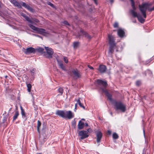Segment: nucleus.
<instances>
[{
  "instance_id": "obj_1",
  "label": "nucleus",
  "mask_w": 154,
  "mask_h": 154,
  "mask_svg": "<svg viewBox=\"0 0 154 154\" xmlns=\"http://www.w3.org/2000/svg\"><path fill=\"white\" fill-rule=\"evenodd\" d=\"M56 114L63 118L71 119L74 118V114L71 111L57 110Z\"/></svg>"
},
{
  "instance_id": "obj_2",
  "label": "nucleus",
  "mask_w": 154,
  "mask_h": 154,
  "mask_svg": "<svg viewBox=\"0 0 154 154\" xmlns=\"http://www.w3.org/2000/svg\"><path fill=\"white\" fill-rule=\"evenodd\" d=\"M113 103L116 110H120L122 112L126 111V106L121 102L115 100L113 102Z\"/></svg>"
},
{
  "instance_id": "obj_3",
  "label": "nucleus",
  "mask_w": 154,
  "mask_h": 154,
  "mask_svg": "<svg viewBox=\"0 0 154 154\" xmlns=\"http://www.w3.org/2000/svg\"><path fill=\"white\" fill-rule=\"evenodd\" d=\"M150 5V4L146 3H143L139 5L140 10L144 18L146 17V11L147 9L149 11V9H150L149 8Z\"/></svg>"
},
{
  "instance_id": "obj_4",
  "label": "nucleus",
  "mask_w": 154,
  "mask_h": 154,
  "mask_svg": "<svg viewBox=\"0 0 154 154\" xmlns=\"http://www.w3.org/2000/svg\"><path fill=\"white\" fill-rule=\"evenodd\" d=\"M108 38L109 40V43L110 44V47L109 51V53H112L114 51L113 48L116 46L115 42V39L113 36L109 35Z\"/></svg>"
},
{
  "instance_id": "obj_5",
  "label": "nucleus",
  "mask_w": 154,
  "mask_h": 154,
  "mask_svg": "<svg viewBox=\"0 0 154 154\" xmlns=\"http://www.w3.org/2000/svg\"><path fill=\"white\" fill-rule=\"evenodd\" d=\"M29 26L33 30L37 32V33L44 35H46L48 33L46 30L43 29L38 28L36 27L31 24H29Z\"/></svg>"
},
{
  "instance_id": "obj_6",
  "label": "nucleus",
  "mask_w": 154,
  "mask_h": 154,
  "mask_svg": "<svg viewBox=\"0 0 154 154\" xmlns=\"http://www.w3.org/2000/svg\"><path fill=\"white\" fill-rule=\"evenodd\" d=\"M22 51L26 54L31 53H35L36 52V50L32 47H30L26 49L23 48Z\"/></svg>"
},
{
  "instance_id": "obj_7",
  "label": "nucleus",
  "mask_w": 154,
  "mask_h": 154,
  "mask_svg": "<svg viewBox=\"0 0 154 154\" xmlns=\"http://www.w3.org/2000/svg\"><path fill=\"white\" fill-rule=\"evenodd\" d=\"M88 129L87 131L83 130L80 131L79 134L81 136L80 139H83L87 137L88 136Z\"/></svg>"
},
{
  "instance_id": "obj_8",
  "label": "nucleus",
  "mask_w": 154,
  "mask_h": 154,
  "mask_svg": "<svg viewBox=\"0 0 154 154\" xmlns=\"http://www.w3.org/2000/svg\"><path fill=\"white\" fill-rule=\"evenodd\" d=\"M45 48L46 51L48 55H46L47 57L51 58L52 57V55L53 54L54 52L52 49L48 47H45Z\"/></svg>"
},
{
  "instance_id": "obj_9",
  "label": "nucleus",
  "mask_w": 154,
  "mask_h": 154,
  "mask_svg": "<svg viewBox=\"0 0 154 154\" xmlns=\"http://www.w3.org/2000/svg\"><path fill=\"white\" fill-rule=\"evenodd\" d=\"M72 72L74 75L73 77L75 79H77L81 77V74L77 69H72Z\"/></svg>"
},
{
  "instance_id": "obj_10",
  "label": "nucleus",
  "mask_w": 154,
  "mask_h": 154,
  "mask_svg": "<svg viewBox=\"0 0 154 154\" xmlns=\"http://www.w3.org/2000/svg\"><path fill=\"white\" fill-rule=\"evenodd\" d=\"M100 89L102 90V91L105 93L106 96L107 97L109 100L111 101H112V95L108 92L107 90L102 87H101Z\"/></svg>"
},
{
  "instance_id": "obj_11",
  "label": "nucleus",
  "mask_w": 154,
  "mask_h": 154,
  "mask_svg": "<svg viewBox=\"0 0 154 154\" xmlns=\"http://www.w3.org/2000/svg\"><path fill=\"white\" fill-rule=\"evenodd\" d=\"M57 62L58 65L59 67L64 71H66L65 67L63 64V62L61 60H59L58 59H57Z\"/></svg>"
},
{
  "instance_id": "obj_12",
  "label": "nucleus",
  "mask_w": 154,
  "mask_h": 154,
  "mask_svg": "<svg viewBox=\"0 0 154 154\" xmlns=\"http://www.w3.org/2000/svg\"><path fill=\"white\" fill-rule=\"evenodd\" d=\"M96 135L97 137V141L98 143L100 142L101 139L102 137V133L99 131H96Z\"/></svg>"
},
{
  "instance_id": "obj_13",
  "label": "nucleus",
  "mask_w": 154,
  "mask_h": 154,
  "mask_svg": "<svg viewBox=\"0 0 154 154\" xmlns=\"http://www.w3.org/2000/svg\"><path fill=\"white\" fill-rule=\"evenodd\" d=\"M21 4L23 7L27 9L29 11L32 12H34V9L28 5L26 4L25 3L23 2H21Z\"/></svg>"
},
{
  "instance_id": "obj_14",
  "label": "nucleus",
  "mask_w": 154,
  "mask_h": 154,
  "mask_svg": "<svg viewBox=\"0 0 154 154\" xmlns=\"http://www.w3.org/2000/svg\"><path fill=\"white\" fill-rule=\"evenodd\" d=\"M97 82L99 85H102L104 88H105L108 85L106 81H103L100 79H98L97 80Z\"/></svg>"
},
{
  "instance_id": "obj_15",
  "label": "nucleus",
  "mask_w": 154,
  "mask_h": 154,
  "mask_svg": "<svg viewBox=\"0 0 154 154\" xmlns=\"http://www.w3.org/2000/svg\"><path fill=\"white\" fill-rule=\"evenodd\" d=\"M106 66L103 65H100L99 68L98 69V70L101 73H104L106 72Z\"/></svg>"
},
{
  "instance_id": "obj_16",
  "label": "nucleus",
  "mask_w": 154,
  "mask_h": 154,
  "mask_svg": "<svg viewBox=\"0 0 154 154\" xmlns=\"http://www.w3.org/2000/svg\"><path fill=\"white\" fill-rule=\"evenodd\" d=\"M80 32L82 35L84 36L86 38L90 40L92 38V37L88 33H87L86 32H85L83 30H81L80 31Z\"/></svg>"
},
{
  "instance_id": "obj_17",
  "label": "nucleus",
  "mask_w": 154,
  "mask_h": 154,
  "mask_svg": "<svg viewBox=\"0 0 154 154\" xmlns=\"http://www.w3.org/2000/svg\"><path fill=\"white\" fill-rule=\"evenodd\" d=\"M131 4H132L131 2ZM134 6L135 8H133L132 5H131L133 9V10H132L131 11V13L132 15L134 17H137L139 14H137V13L135 11V10H136V8L135 6L134 3Z\"/></svg>"
},
{
  "instance_id": "obj_18",
  "label": "nucleus",
  "mask_w": 154,
  "mask_h": 154,
  "mask_svg": "<svg viewBox=\"0 0 154 154\" xmlns=\"http://www.w3.org/2000/svg\"><path fill=\"white\" fill-rule=\"evenodd\" d=\"M117 33L118 35L120 37H123L125 34L124 30L121 29H119L117 31Z\"/></svg>"
},
{
  "instance_id": "obj_19",
  "label": "nucleus",
  "mask_w": 154,
  "mask_h": 154,
  "mask_svg": "<svg viewBox=\"0 0 154 154\" xmlns=\"http://www.w3.org/2000/svg\"><path fill=\"white\" fill-rule=\"evenodd\" d=\"M21 15L23 17L29 22L31 23H33V21L29 18L25 14L22 13L21 14Z\"/></svg>"
},
{
  "instance_id": "obj_20",
  "label": "nucleus",
  "mask_w": 154,
  "mask_h": 154,
  "mask_svg": "<svg viewBox=\"0 0 154 154\" xmlns=\"http://www.w3.org/2000/svg\"><path fill=\"white\" fill-rule=\"evenodd\" d=\"M21 110V114L22 115V118L25 120H26L27 119V117L26 115L24 109H23L21 106H20Z\"/></svg>"
},
{
  "instance_id": "obj_21",
  "label": "nucleus",
  "mask_w": 154,
  "mask_h": 154,
  "mask_svg": "<svg viewBox=\"0 0 154 154\" xmlns=\"http://www.w3.org/2000/svg\"><path fill=\"white\" fill-rule=\"evenodd\" d=\"M36 50V52L37 51L38 52H39L41 54H45V52H44V49L42 48L39 47L38 48H36L35 49Z\"/></svg>"
},
{
  "instance_id": "obj_22",
  "label": "nucleus",
  "mask_w": 154,
  "mask_h": 154,
  "mask_svg": "<svg viewBox=\"0 0 154 154\" xmlns=\"http://www.w3.org/2000/svg\"><path fill=\"white\" fill-rule=\"evenodd\" d=\"M84 123L82 122L81 120L79 122L78 124V128L79 129H82L84 127Z\"/></svg>"
},
{
  "instance_id": "obj_23",
  "label": "nucleus",
  "mask_w": 154,
  "mask_h": 154,
  "mask_svg": "<svg viewBox=\"0 0 154 154\" xmlns=\"http://www.w3.org/2000/svg\"><path fill=\"white\" fill-rule=\"evenodd\" d=\"M75 100L77 102L79 105L80 107L84 109H85V107L83 105V104L81 103L79 98L78 100H76L75 99Z\"/></svg>"
},
{
  "instance_id": "obj_24",
  "label": "nucleus",
  "mask_w": 154,
  "mask_h": 154,
  "mask_svg": "<svg viewBox=\"0 0 154 154\" xmlns=\"http://www.w3.org/2000/svg\"><path fill=\"white\" fill-rule=\"evenodd\" d=\"M19 115V113L18 111L16 110L15 114L13 117V121L15 120L17 118Z\"/></svg>"
},
{
  "instance_id": "obj_25",
  "label": "nucleus",
  "mask_w": 154,
  "mask_h": 154,
  "mask_svg": "<svg viewBox=\"0 0 154 154\" xmlns=\"http://www.w3.org/2000/svg\"><path fill=\"white\" fill-rule=\"evenodd\" d=\"M137 17L139 21L141 23H144L145 21V20L140 15H139Z\"/></svg>"
},
{
  "instance_id": "obj_26",
  "label": "nucleus",
  "mask_w": 154,
  "mask_h": 154,
  "mask_svg": "<svg viewBox=\"0 0 154 154\" xmlns=\"http://www.w3.org/2000/svg\"><path fill=\"white\" fill-rule=\"evenodd\" d=\"M14 5L17 7L19 8H21L22 7L21 6V5H22L21 4V2L20 3H19L17 2L16 1L14 4Z\"/></svg>"
},
{
  "instance_id": "obj_27",
  "label": "nucleus",
  "mask_w": 154,
  "mask_h": 154,
  "mask_svg": "<svg viewBox=\"0 0 154 154\" xmlns=\"http://www.w3.org/2000/svg\"><path fill=\"white\" fill-rule=\"evenodd\" d=\"M41 125V123L39 120H38L37 122V130L39 132V129Z\"/></svg>"
},
{
  "instance_id": "obj_28",
  "label": "nucleus",
  "mask_w": 154,
  "mask_h": 154,
  "mask_svg": "<svg viewBox=\"0 0 154 154\" xmlns=\"http://www.w3.org/2000/svg\"><path fill=\"white\" fill-rule=\"evenodd\" d=\"M79 45L78 42H75L73 43V47L75 48H76Z\"/></svg>"
},
{
  "instance_id": "obj_29",
  "label": "nucleus",
  "mask_w": 154,
  "mask_h": 154,
  "mask_svg": "<svg viewBox=\"0 0 154 154\" xmlns=\"http://www.w3.org/2000/svg\"><path fill=\"white\" fill-rule=\"evenodd\" d=\"M27 86L28 88L27 90L28 91L30 92L32 88L31 85L30 84H28L27 85Z\"/></svg>"
},
{
  "instance_id": "obj_30",
  "label": "nucleus",
  "mask_w": 154,
  "mask_h": 154,
  "mask_svg": "<svg viewBox=\"0 0 154 154\" xmlns=\"http://www.w3.org/2000/svg\"><path fill=\"white\" fill-rule=\"evenodd\" d=\"M112 136L113 138L114 139H117L119 137L118 134L116 133L113 134Z\"/></svg>"
},
{
  "instance_id": "obj_31",
  "label": "nucleus",
  "mask_w": 154,
  "mask_h": 154,
  "mask_svg": "<svg viewBox=\"0 0 154 154\" xmlns=\"http://www.w3.org/2000/svg\"><path fill=\"white\" fill-rule=\"evenodd\" d=\"M31 20L33 22V23H32L33 24H34V22H35L36 23H38L39 22V20L38 19L36 18H32V19Z\"/></svg>"
},
{
  "instance_id": "obj_32",
  "label": "nucleus",
  "mask_w": 154,
  "mask_h": 154,
  "mask_svg": "<svg viewBox=\"0 0 154 154\" xmlns=\"http://www.w3.org/2000/svg\"><path fill=\"white\" fill-rule=\"evenodd\" d=\"M47 4L53 8H55V6L54 5L50 2H48Z\"/></svg>"
},
{
  "instance_id": "obj_33",
  "label": "nucleus",
  "mask_w": 154,
  "mask_h": 154,
  "mask_svg": "<svg viewBox=\"0 0 154 154\" xmlns=\"http://www.w3.org/2000/svg\"><path fill=\"white\" fill-rule=\"evenodd\" d=\"M58 91L61 94H62L63 92V89L61 88H60L58 89Z\"/></svg>"
},
{
  "instance_id": "obj_34",
  "label": "nucleus",
  "mask_w": 154,
  "mask_h": 154,
  "mask_svg": "<svg viewBox=\"0 0 154 154\" xmlns=\"http://www.w3.org/2000/svg\"><path fill=\"white\" fill-rule=\"evenodd\" d=\"M114 28H117L118 27V23L117 22H115L113 25Z\"/></svg>"
},
{
  "instance_id": "obj_35",
  "label": "nucleus",
  "mask_w": 154,
  "mask_h": 154,
  "mask_svg": "<svg viewBox=\"0 0 154 154\" xmlns=\"http://www.w3.org/2000/svg\"><path fill=\"white\" fill-rule=\"evenodd\" d=\"M64 61L66 63H67L68 62V60L67 58L66 57H64Z\"/></svg>"
},
{
  "instance_id": "obj_36",
  "label": "nucleus",
  "mask_w": 154,
  "mask_h": 154,
  "mask_svg": "<svg viewBox=\"0 0 154 154\" xmlns=\"http://www.w3.org/2000/svg\"><path fill=\"white\" fill-rule=\"evenodd\" d=\"M16 1V0H10L11 2L14 5V4Z\"/></svg>"
},
{
  "instance_id": "obj_37",
  "label": "nucleus",
  "mask_w": 154,
  "mask_h": 154,
  "mask_svg": "<svg viewBox=\"0 0 154 154\" xmlns=\"http://www.w3.org/2000/svg\"><path fill=\"white\" fill-rule=\"evenodd\" d=\"M132 3V6L133 8H135L134 5V0H130Z\"/></svg>"
},
{
  "instance_id": "obj_38",
  "label": "nucleus",
  "mask_w": 154,
  "mask_h": 154,
  "mask_svg": "<svg viewBox=\"0 0 154 154\" xmlns=\"http://www.w3.org/2000/svg\"><path fill=\"white\" fill-rule=\"evenodd\" d=\"M140 82L139 81H137L136 82V85L137 86H139L140 85Z\"/></svg>"
},
{
  "instance_id": "obj_39",
  "label": "nucleus",
  "mask_w": 154,
  "mask_h": 154,
  "mask_svg": "<svg viewBox=\"0 0 154 154\" xmlns=\"http://www.w3.org/2000/svg\"><path fill=\"white\" fill-rule=\"evenodd\" d=\"M153 10H154V6L153 8H150V9H149V11H151Z\"/></svg>"
},
{
  "instance_id": "obj_40",
  "label": "nucleus",
  "mask_w": 154,
  "mask_h": 154,
  "mask_svg": "<svg viewBox=\"0 0 154 154\" xmlns=\"http://www.w3.org/2000/svg\"><path fill=\"white\" fill-rule=\"evenodd\" d=\"M63 23L65 25H69V24L67 21H65L63 22Z\"/></svg>"
},
{
  "instance_id": "obj_41",
  "label": "nucleus",
  "mask_w": 154,
  "mask_h": 154,
  "mask_svg": "<svg viewBox=\"0 0 154 154\" xmlns=\"http://www.w3.org/2000/svg\"><path fill=\"white\" fill-rule=\"evenodd\" d=\"M88 67L91 69H94L93 67L90 65H88Z\"/></svg>"
},
{
  "instance_id": "obj_42",
  "label": "nucleus",
  "mask_w": 154,
  "mask_h": 154,
  "mask_svg": "<svg viewBox=\"0 0 154 154\" xmlns=\"http://www.w3.org/2000/svg\"><path fill=\"white\" fill-rule=\"evenodd\" d=\"M107 133L109 134L110 135L111 134V131L110 130H108L107 131Z\"/></svg>"
},
{
  "instance_id": "obj_43",
  "label": "nucleus",
  "mask_w": 154,
  "mask_h": 154,
  "mask_svg": "<svg viewBox=\"0 0 154 154\" xmlns=\"http://www.w3.org/2000/svg\"><path fill=\"white\" fill-rule=\"evenodd\" d=\"M32 71H31V75L33 77L34 75V73Z\"/></svg>"
},
{
  "instance_id": "obj_44",
  "label": "nucleus",
  "mask_w": 154,
  "mask_h": 154,
  "mask_svg": "<svg viewBox=\"0 0 154 154\" xmlns=\"http://www.w3.org/2000/svg\"><path fill=\"white\" fill-rule=\"evenodd\" d=\"M94 1L95 3L96 4V5H97V0H93Z\"/></svg>"
},
{
  "instance_id": "obj_45",
  "label": "nucleus",
  "mask_w": 154,
  "mask_h": 154,
  "mask_svg": "<svg viewBox=\"0 0 154 154\" xmlns=\"http://www.w3.org/2000/svg\"><path fill=\"white\" fill-rule=\"evenodd\" d=\"M77 103H76L75 104V107L77 108Z\"/></svg>"
},
{
  "instance_id": "obj_46",
  "label": "nucleus",
  "mask_w": 154,
  "mask_h": 154,
  "mask_svg": "<svg viewBox=\"0 0 154 154\" xmlns=\"http://www.w3.org/2000/svg\"><path fill=\"white\" fill-rule=\"evenodd\" d=\"M143 134L144 136H145V131L144 130H143Z\"/></svg>"
},
{
  "instance_id": "obj_47",
  "label": "nucleus",
  "mask_w": 154,
  "mask_h": 154,
  "mask_svg": "<svg viewBox=\"0 0 154 154\" xmlns=\"http://www.w3.org/2000/svg\"><path fill=\"white\" fill-rule=\"evenodd\" d=\"M110 115L112 116V112H110Z\"/></svg>"
},
{
  "instance_id": "obj_48",
  "label": "nucleus",
  "mask_w": 154,
  "mask_h": 154,
  "mask_svg": "<svg viewBox=\"0 0 154 154\" xmlns=\"http://www.w3.org/2000/svg\"><path fill=\"white\" fill-rule=\"evenodd\" d=\"M110 0V2L112 3L113 2L114 0Z\"/></svg>"
},
{
  "instance_id": "obj_49",
  "label": "nucleus",
  "mask_w": 154,
  "mask_h": 154,
  "mask_svg": "<svg viewBox=\"0 0 154 154\" xmlns=\"http://www.w3.org/2000/svg\"><path fill=\"white\" fill-rule=\"evenodd\" d=\"M85 126H88V123H86L85 124Z\"/></svg>"
},
{
  "instance_id": "obj_50",
  "label": "nucleus",
  "mask_w": 154,
  "mask_h": 154,
  "mask_svg": "<svg viewBox=\"0 0 154 154\" xmlns=\"http://www.w3.org/2000/svg\"><path fill=\"white\" fill-rule=\"evenodd\" d=\"M77 109V108H75V109H74V110L75 111H76V109Z\"/></svg>"
},
{
  "instance_id": "obj_51",
  "label": "nucleus",
  "mask_w": 154,
  "mask_h": 154,
  "mask_svg": "<svg viewBox=\"0 0 154 154\" xmlns=\"http://www.w3.org/2000/svg\"><path fill=\"white\" fill-rule=\"evenodd\" d=\"M7 77V76H5V78Z\"/></svg>"
},
{
  "instance_id": "obj_52",
  "label": "nucleus",
  "mask_w": 154,
  "mask_h": 154,
  "mask_svg": "<svg viewBox=\"0 0 154 154\" xmlns=\"http://www.w3.org/2000/svg\"><path fill=\"white\" fill-rule=\"evenodd\" d=\"M82 119L83 120H84V119Z\"/></svg>"
},
{
  "instance_id": "obj_53",
  "label": "nucleus",
  "mask_w": 154,
  "mask_h": 154,
  "mask_svg": "<svg viewBox=\"0 0 154 154\" xmlns=\"http://www.w3.org/2000/svg\"><path fill=\"white\" fill-rule=\"evenodd\" d=\"M116 51H118V50H116Z\"/></svg>"
},
{
  "instance_id": "obj_54",
  "label": "nucleus",
  "mask_w": 154,
  "mask_h": 154,
  "mask_svg": "<svg viewBox=\"0 0 154 154\" xmlns=\"http://www.w3.org/2000/svg\"><path fill=\"white\" fill-rule=\"evenodd\" d=\"M41 154L40 153H38V154Z\"/></svg>"
}]
</instances>
